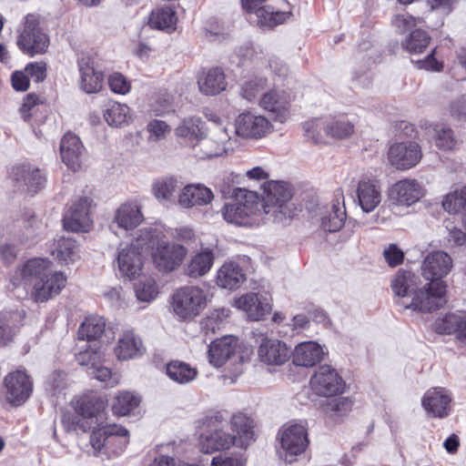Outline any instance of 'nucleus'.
Segmentation results:
<instances>
[{"label": "nucleus", "mask_w": 466, "mask_h": 466, "mask_svg": "<svg viewBox=\"0 0 466 466\" xmlns=\"http://www.w3.org/2000/svg\"><path fill=\"white\" fill-rule=\"evenodd\" d=\"M144 235L147 248H151V258L155 268L163 273H169L178 268L184 262L187 249L174 241L159 240L156 229L146 228Z\"/></svg>", "instance_id": "nucleus-1"}, {"label": "nucleus", "mask_w": 466, "mask_h": 466, "mask_svg": "<svg viewBox=\"0 0 466 466\" xmlns=\"http://www.w3.org/2000/svg\"><path fill=\"white\" fill-rule=\"evenodd\" d=\"M107 401L94 392L81 395L74 403L75 413H63L61 421L67 431H88L92 428L89 420L96 418L105 411Z\"/></svg>", "instance_id": "nucleus-2"}, {"label": "nucleus", "mask_w": 466, "mask_h": 466, "mask_svg": "<svg viewBox=\"0 0 466 466\" xmlns=\"http://www.w3.org/2000/svg\"><path fill=\"white\" fill-rule=\"evenodd\" d=\"M224 418L220 412L207 414L198 420V427L207 429L199 435L198 446L203 453L210 454L218 451L228 450L235 444L236 437L226 432L220 427Z\"/></svg>", "instance_id": "nucleus-3"}, {"label": "nucleus", "mask_w": 466, "mask_h": 466, "mask_svg": "<svg viewBox=\"0 0 466 466\" xmlns=\"http://www.w3.org/2000/svg\"><path fill=\"white\" fill-rule=\"evenodd\" d=\"M129 443V432L122 425L107 424L95 429L90 435V444L97 454L108 459L119 456Z\"/></svg>", "instance_id": "nucleus-4"}, {"label": "nucleus", "mask_w": 466, "mask_h": 466, "mask_svg": "<svg viewBox=\"0 0 466 466\" xmlns=\"http://www.w3.org/2000/svg\"><path fill=\"white\" fill-rule=\"evenodd\" d=\"M33 390L32 377L25 369H17L4 377L0 393L5 402L13 407H20L31 397Z\"/></svg>", "instance_id": "nucleus-5"}, {"label": "nucleus", "mask_w": 466, "mask_h": 466, "mask_svg": "<svg viewBox=\"0 0 466 466\" xmlns=\"http://www.w3.org/2000/svg\"><path fill=\"white\" fill-rule=\"evenodd\" d=\"M446 282H428L417 289L410 304L398 300L397 304L406 309L420 312H432L446 303Z\"/></svg>", "instance_id": "nucleus-6"}, {"label": "nucleus", "mask_w": 466, "mask_h": 466, "mask_svg": "<svg viewBox=\"0 0 466 466\" xmlns=\"http://www.w3.org/2000/svg\"><path fill=\"white\" fill-rule=\"evenodd\" d=\"M16 45L28 56L44 54L49 46V37L40 26L39 17L34 14L25 16L24 27L19 33Z\"/></svg>", "instance_id": "nucleus-7"}, {"label": "nucleus", "mask_w": 466, "mask_h": 466, "mask_svg": "<svg viewBox=\"0 0 466 466\" xmlns=\"http://www.w3.org/2000/svg\"><path fill=\"white\" fill-rule=\"evenodd\" d=\"M204 290L197 286H185L177 289L172 296V308L175 314L182 319H193L206 306Z\"/></svg>", "instance_id": "nucleus-8"}, {"label": "nucleus", "mask_w": 466, "mask_h": 466, "mask_svg": "<svg viewBox=\"0 0 466 466\" xmlns=\"http://www.w3.org/2000/svg\"><path fill=\"white\" fill-rule=\"evenodd\" d=\"M258 207V195L239 188L236 198L222 208V215L229 223L245 226L248 224V218L255 214Z\"/></svg>", "instance_id": "nucleus-9"}, {"label": "nucleus", "mask_w": 466, "mask_h": 466, "mask_svg": "<svg viewBox=\"0 0 466 466\" xmlns=\"http://www.w3.org/2000/svg\"><path fill=\"white\" fill-rule=\"evenodd\" d=\"M283 459L291 463L298 455L303 453L309 446L307 428L302 424H291L279 431Z\"/></svg>", "instance_id": "nucleus-10"}, {"label": "nucleus", "mask_w": 466, "mask_h": 466, "mask_svg": "<svg viewBox=\"0 0 466 466\" xmlns=\"http://www.w3.org/2000/svg\"><path fill=\"white\" fill-rule=\"evenodd\" d=\"M312 391L322 397H332L342 394L346 382L336 369L330 365H321L310 378Z\"/></svg>", "instance_id": "nucleus-11"}, {"label": "nucleus", "mask_w": 466, "mask_h": 466, "mask_svg": "<svg viewBox=\"0 0 466 466\" xmlns=\"http://www.w3.org/2000/svg\"><path fill=\"white\" fill-rule=\"evenodd\" d=\"M144 229L140 236L125 248L121 249L117 263L119 270L129 279H134L142 269L144 263L143 253L148 249Z\"/></svg>", "instance_id": "nucleus-12"}, {"label": "nucleus", "mask_w": 466, "mask_h": 466, "mask_svg": "<svg viewBox=\"0 0 466 466\" xmlns=\"http://www.w3.org/2000/svg\"><path fill=\"white\" fill-rule=\"evenodd\" d=\"M51 261L48 258H34L18 266L10 279L12 289L23 288L27 290L35 281L49 271Z\"/></svg>", "instance_id": "nucleus-13"}, {"label": "nucleus", "mask_w": 466, "mask_h": 466, "mask_svg": "<svg viewBox=\"0 0 466 466\" xmlns=\"http://www.w3.org/2000/svg\"><path fill=\"white\" fill-rule=\"evenodd\" d=\"M93 199L81 197L66 210L63 218L64 228L72 232H88L93 227L91 208Z\"/></svg>", "instance_id": "nucleus-14"}, {"label": "nucleus", "mask_w": 466, "mask_h": 466, "mask_svg": "<svg viewBox=\"0 0 466 466\" xmlns=\"http://www.w3.org/2000/svg\"><path fill=\"white\" fill-rule=\"evenodd\" d=\"M8 174L15 186L33 194L40 191L46 181L42 170L30 163L15 165L10 167Z\"/></svg>", "instance_id": "nucleus-15"}, {"label": "nucleus", "mask_w": 466, "mask_h": 466, "mask_svg": "<svg viewBox=\"0 0 466 466\" xmlns=\"http://www.w3.org/2000/svg\"><path fill=\"white\" fill-rule=\"evenodd\" d=\"M422 157L420 146L414 141L397 142L388 151V159L391 166L400 170L415 167Z\"/></svg>", "instance_id": "nucleus-16"}, {"label": "nucleus", "mask_w": 466, "mask_h": 466, "mask_svg": "<svg viewBox=\"0 0 466 466\" xmlns=\"http://www.w3.org/2000/svg\"><path fill=\"white\" fill-rule=\"evenodd\" d=\"M453 267L451 257L445 251L430 252L421 265V276L429 282H445L442 280Z\"/></svg>", "instance_id": "nucleus-17"}, {"label": "nucleus", "mask_w": 466, "mask_h": 466, "mask_svg": "<svg viewBox=\"0 0 466 466\" xmlns=\"http://www.w3.org/2000/svg\"><path fill=\"white\" fill-rule=\"evenodd\" d=\"M236 133L244 138L259 139L266 137L271 130L272 125L263 116H257L250 112L240 114L235 123Z\"/></svg>", "instance_id": "nucleus-18"}, {"label": "nucleus", "mask_w": 466, "mask_h": 466, "mask_svg": "<svg viewBox=\"0 0 466 466\" xmlns=\"http://www.w3.org/2000/svg\"><path fill=\"white\" fill-rule=\"evenodd\" d=\"M258 359L267 366H281L290 359V349L280 339L265 337L258 348Z\"/></svg>", "instance_id": "nucleus-19"}, {"label": "nucleus", "mask_w": 466, "mask_h": 466, "mask_svg": "<svg viewBox=\"0 0 466 466\" xmlns=\"http://www.w3.org/2000/svg\"><path fill=\"white\" fill-rule=\"evenodd\" d=\"M66 276L60 271L46 272L45 277L33 285L32 299L35 302H46L58 295L66 287Z\"/></svg>", "instance_id": "nucleus-20"}, {"label": "nucleus", "mask_w": 466, "mask_h": 466, "mask_svg": "<svg viewBox=\"0 0 466 466\" xmlns=\"http://www.w3.org/2000/svg\"><path fill=\"white\" fill-rule=\"evenodd\" d=\"M423 197L420 184L414 178H404L394 183L389 189V198L395 204L410 207Z\"/></svg>", "instance_id": "nucleus-21"}, {"label": "nucleus", "mask_w": 466, "mask_h": 466, "mask_svg": "<svg viewBox=\"0 0 466 466\" xmlns=\"http://www.w3.org/2000/svg\"><path fill=\"white\" fill-rule=\"evenodd\" d=\"M451 397L441 387L431 388L423 395L421 405L432 418L443 419L451 411Z\"/></svg>", "instance_id": "nucleus-22"}, {"label": "nucleus", "mask_w": 466, "mask_h": 466, "mask_svg": "<svg viewBox=\"0 0 466 466\" xmlns=\"http://www.w3.org/2000/svg\"><path fill=\"white\" fill-rule=\"evenodd\" d=\"M199 91L206 96H217L226 90L228 82L224 70L219 66L202 68L197 76Z\"/></svg>", "instance_id": "nucleus-23"}, {"label": "nucleus", "mask_w": 466, "mask_h": 466, "mask_svg": "<svg viewBox=\"0 0 466 466\" xmlns=\"http://www.w3.org/2000/svg\"><path fill=\"white\" fill-rule=\"evenodd\" d=\"M357 198L361 209L372 212L381 202L380 182L375 177H362L357 187Z\"/></svg>", "instance_id": "nucleus-24"}, {"label": "nucleus", "mask_w": 466, "mask_h": 466, "mask_svg": "<svg viewBox=\"0 0 466 466\" xmlns=\"http://www.w3.org/2000/svg\"><path fill=\"white\" fill-rule=\"evenodd\" d=\"M80 87L87 94L98 93L103 87L104 74L95 67V61L89 56H82L78 62Z\"/></svg>", "instance_id": "nucleus-25"}, {"label": "nucleus", "mask_w": 466, "mask_h": 466, "mask_svg": "<svg viewBox=\"0 0 466 466\" xmlns=\"http://www.w3.org/2000/svg\"><path fill=\"white\" fill-rule=\"evenodd\" d=\"M236 306L244 310L251 320L263 319L271 311L268 299L258 293H248L236 300Z\"/></svg>", "instance_id": "nucleus-26"}, {"label": "nucleus", "mask_w": 466, "mask_h": 466, "mask_svg": "<svg viewBox=\"0 0 466 466\" xmlns=\"http://www.w3.org/2000/svg\"><path fill=\"white\" fill-rule=\"evenodd\" d=\"M238 339L228 335L213 340L208 347V360L215 367L224 365L237 351Z\"/></svg>", "instance_id": "nucleus-27"}, {"label": "nucleus", "mask_w": 466, "mask_h": 466, "mask_svg": "<svg viewBox=\"0 0 466 466\" xmlns=\"http://www.w3.org/2000/svg\"><path fill=\"white\" fill-rule=\"evenodd\" d=\"M114 351L119 360H128L141 357L146 348L133 329H127L119 337Z\"/></svg>", "instance_id": "nucleus-28"}, {"label": "nucleus", "mask_w": 466, "mask_h": 466, "mask_svg": "<svg viewBox=\"0 0 466 466\" xmlns=\"http://www.w3.org/2000/svg\"><path fill=\"white\" fill-rule=\"evenodd\" d=\"M324 357L322 347L316 341L299 343L292 352V362L295 366L311 368L321 362Z\"/></svg>", "instance_id": "nucleus-29"}, {"label": "nucleus", "mask_w": 466, "mask_h": 466, "mask_svg": "<svg viewBox=\"0 0 466 466\" xmlns=\"http://www.w3.org/2000/svg\"><path fill=\"white\" fill-rule=\"evenodd\" d=\"M262 187L265 203L264 210L267 214L270 212V208H281L292 197L291 189L283 181H267Z\"/></svg>", "instance_id": "nucleus-30"}, {"label": "nucleus", "mask_w": 466, "mask_h": 466, "mask_svg": "<svg viewBox=\"0 0 466 466\" xmlns=\"http://www.w3.org/2000/svg\"><path fill=\"white\" fill-rule=\"evenodd\" d=\"M84 146L80 138L72 132L66 133L60 142V155L63 162L72 170L80 167Z\"/></svg>", "instance_id": "nucleus-31"}, {"label": "nucleus", "mask_w": 466, "mask_h": 466, "mask_svg": "<svg viewBox=\"0 0 466 466\" xmlns=\"http://www.w3.org/2000/svg\"><path fill=\"white\" fill-rule=\"evenodd\" d=\"M214 194L203 184H189L186 186L179 197L178 203L184 208L202 207L211 203Z\"/></svg>", "instance_id": "nucleus-32"}, {"label": "nucleus", "mask_w": 466, "mask_h": 466, "mask_svg": "<svg viewBox=\"0 0 466 466\" xmlns=\"http://www.w3.org/2000/svg\"><path fill=\"white\" fill-rule=\"evenodd\" d=\"M177 16L171 5H162L153 9L148 16V25L166 33H173L177 29Z\"/></svg>", "instance_id": "nucleus-33"}, {"label": "nucleus", "mask_w": 466, "mask_h": 466, "mask_svg": "<svg viewBox=\"0 0 466 466\" xmlns=\"http://www.w3.org/2000/svg\"><path fill=\"white\" fill-rule=\"evenodd\" d=\"M262 108L275 114V119L283 123L289 113V99L284 94L272 89L265 93L259 100Z\"/></svg>", "instance_id": "nucleus-34"}, {"label": "nucleus", "mask_w": 466, "mask_h": 466, "mask_svg": "<svg viewBox=\"0 0 466 466\" xmlns=\"http://www.w3.org/2000/svg\"><path fill=\"white\" fill-rule=\"evenodd\" d=\"M19 113L25 122L38 123L46 117V101L35 93H29L24 98Z\"/></svg>", "instance_id": "nucleus-35"}, {"label": "nucleus", "mask_w": 466, "mask_h": 466, "mask_svg": "<svg viewBox=\"0 0 466 466\" xmlns=\"http://www.w3.org/2000/svg\"><path fill=\"white\" fill-rule=\"evenodd\" d=\"M25 312L19 310L5 311L0 314V347L13 341L16 330L23 326Z\"/></svg>", "instance_id": "nucleus-36"}, {"label": "nucleus", "mask_w": 466, "mask_h": 466, "mask_svg": "<svg viewBox=\"0 0 466 466\" xmlns=\"http://www.w3.org/2000/svg\"><path fill=\"white\" fill-rule=\"evenodd\" d=\"M245 280L243 269L235 262L223 264L217 274V283L224 289H238Z\"/></svg>", "instance_id": "nucleus-37"}, {"label": "nucleus", "mask_w": 466, "mask_h": 466, "mask_svg": "<svg viewBox=\"0 0 466 466\" xmlns=\"http://www.w3.org/2000/svg\"><path fill=\"white\" fill-rule=\"evenodd\" d=\"M143 214L137 204L124 203L116 211L115 221L126 230L137 228L143 221Z\"/></svg>", "instance_id": "nucleus-38"}, {"label": "nucleus", "mask_w": 466, "mask_h": 466, "mask_svg": "<svg viewBox=\"0 0 466 466\" xmlns=\"http://www.w3.org/2000/svg\"><path fill=\"white\" fill-rule=\"evenodd\" d=\"M215 255L212 249L206 248L197 252L187 267V275L198 278L206 275L214 264Z\"/></svg>", "instance_id": "nucleus-39"}, {"label": "nucleus", "mask_w": 466, "mask_h": 466, "mask_svg": "<svg viewBox=\"0 0 466 466\" xmlns=\"http://www.w3.org/2000/svg\"><path fill=\"white\" fill-rule=\"evenodd\" d=\"M106 329V320L98 315L86 317L77 330L80 340L95 341L102 338Z\"/></svg>", "instance_id": "nucleus-40"}, {"label": "nucleus", "mask_w": 466, "mask_h": 466, "mask_svg": "<svg viewBox=\"0 0 466 466\" xmlns=\"http://www.w3.org/2000/svg\"><path fill=\"white\" fill-rule=\"evenodd\" d=\"M336 199L332 203L331 211L328 216L324 217L321 221V227L325 231H339L344 225L346 219V209L344 203L340 206L339 198H343L342 189L336 192Z\"/></svg>", "instance_id": "nucleus-41"}, {"label": "nucleus", "mask_w": 466, "mask_h": 466, "mask_svg": "<svg viewBox=\"0 0 466 466\" xmlns=\"http://www.w3.org/2000/svg\"><path fill=\"white\" fill-rule=\"evenodd\" d=\"M141 402L139 395L129 390L118 391L113 399L112 411L114 415L124 417L138 408Z\"/></svg>", "instance_id": "nucleus-42"}, {"label": "nucleus", "mask_w": 466, "mask_h": 466, "mask_svg": "<svg viewBox=\"0 0 466 466\" xmlns=\"http://www.w3.org/2000/svg\"><path fill=\"white\" fill-rule=\"evenodd\" d=\"M51 254L59 261L68 264L74 262L78 258V248L76 241L70 238L61 237L55 239Z\"/></svg>", "instance_id": "nucleus-43"}, {"label": "nucleus", "mask_w": 466, "mask_h": 466, "mask_svg": "<svg viewBox=\"0 0 466 466\" xmlns=\"http://www.w3.org/2000/svg\"><path fill=\"white\" fill-rule=\"evenodd\" d=\"M167 375L173 381L186 384L196 379L198 370L181 360H171L166 365Z\"/></svg>", "instance_id": "nucleus-44"}, {"label": "nucleus", "mask_w": 466, "mask_h": 466, "mask_svg": "<svg viewBox=\"0 0 466 466\" xmlns=\"http://www.w3.org/2000/svg\"><path fill=\"white\" fill-rule=\"evenodd\" d=\"M103 115L106 123L112 127H120L131 118L129 107L116 101L106 105Z\"/></svg>", "instance_id": "nucleus-45"}, {"label": "nucleus", "mask_w": 466, "mask_h": 466, "mask_svg": "<svg viewBox=\"0 0 466 466\" xmlns=\"http://www.w3.org/2000/svg\"><path fill=\"white\" fill-rule=\"evenodd\" d=\"M431 37L422 29H415L402 41V47L410 54H421L428 47Z\"/></svg>", "instance_id": "nucleus-46"}, {"label": "nucleus", "mask_w": 466, "mask_h": 466, "mask_svg": "<svg viewBox=\"0 0 466 466\" xmlns=\"http://www.w3.org/2000/svg\"><path fill=\"white\" fill-rule=\"evenodd\" d=\"M442 207L449 213L464 212L462 221L466 229V187L448 194L442 201Z\"/></svg>", "instance_id": "nucleus-47"}, {"label": "nucleus", "mask_w": 466, "mask_h": 466, "mask_svg": "<svg viewBox=\"0 0 466 466\" xmlns=\"http://www.w3.org/2000/svg\"><path fill=\"white\" fill-rule=\"evenodd\" d=\"M461 325V312L459 314L449 313L442 318L437 319L433 325V330L438 334H451L457 332L460 334Z\"/></svg>", "instance_id": "nucleus-48"}, {"label": "nucleus", "mask_w": 466, "mask_h": 466, "mask_svg": "<svg viewBox=\"0 0 466 466\" xmlns=\"http://www.w3.org/2000/svg\"><path fill=\"white\" fill-rule=\"evenodd\" d=\"M232 429L237 431L240 439L248 445L254 440L253 420L243 413L235 414L231 420Z\"/></svg>", "instance_id": "nucleus-49"}, {"label": "nucleus", "mask_w": 466, "mask_h": 466, "mask_svg": "<svg viewBox=\"0 0 466 466\" xmlns=\"http://www.w3.org/2000/svg\"><path fill=\"white\" fill-rule=\"evenodd\" d=\"M354 132V126L345 116L334 118L326 125L325 134L335 138H346Z\"/></svg>", "instance_id": "nucleus-50"}, {"label": "nucleus", "mask_w": 466, "mask_h": 466, "mask_svg": "<svg viewBox=\"0 0 466 466\" xmlns=\"http://www.w3.org/2000/svg\"><path fill=\"white\" fill-rule=\"evenodd\" d=\"M412 285V274L410 271L399 270L391 280L390 287L396 296L403 299L408 295Z\"/></svg>", "instance_id": "nucleus-51"}, {"label": "nucleus", "mask_w": 466, "mask_h": 466, "mask_svg": "<svg viewBox=\"0 0 466 466\" xmlns=\"http://www.w3.org/2000/svg\"><path fill=\"white\" fill-rule=\"evenodd\" d=\"M177 180L173 177H164L153 184V194L158 200H169L177 190Z\"/></svg>", "instance_id": "nucleus-52"}, {"label": "nucleus", "mask_w": 466, "mask_h": 466, "mask_svg": "<svg viewBox=\"0 0 466 466\" xmlns=\"http://www.w3.org/2000/svg\"><path fill=\"white\" fill-rule=\"evenodd\" d=\"M135 291L137 299L146 302L153 300L158 294L157 282L151 278L139 280L135 286Z\"/></svg>", "instance_id": "nucleus-53"}, {"label": "nucleus", "mask_w": 466, "mask_h": 466, "mask_svg": "<svg viewBox=\"0 0 466 466\" xmlns=\"http://www.w3.org/2000/svg\"><path fill=\"white\" fill-rule=\"evenodd\" d=\"M202 121L198 117H189L176 128V134L181 137L198 138L201 135Z\"/></svg>", "instance_id": "nucleus-54"}, {"label": "nucleus", "mask_w": 466, "mask_h": 466, "mask_svg": "<svg viewBox=\"0 0 466 466\" xmlns=\"http://www.w3.org/2000/svg\"><path fill=\"white\" fill-rule=\"evenodd\" d=\"M435 131L436 136L434 141L439 149L448 151L456 148L457 140L451 128L443 127L436 128Z\"/></svg>", "instance_id": "nucleus-55"}, {"label": "nucleus", "mask_w": 466, "mask_h": 466, "mask_svg": "<svg viewBox=\"0 0 466 466\" xmlns=\"http://www.w3.org/2000/svg\"><path fill=\"white\" fill-rule=\"evenodd\" d=\"M326 125L320 119H310L303 125L304 136L314 144L324 142L321 131H325Z\"/></svg>", "instance_id": "nucleus-56"}, {"label": "nucleus", "mask_w": 466, "mask_h": 466, "mask_svg": "<svg viewBox=\"0 0 466 466\" xmlns=\"http://www.w3.org/2000/svg\"><path fill=\"white\" fill-rule=\"evenodd\" d=\"M353 402L350 398H338L326 404V412L330 413L331 417H342L350 413Z\"/></svg>", "instance_id": "nucleus-57"}, {"label": "nucleus", "mask_w": 466, "mask_h": 466, "mask_svg": "<svg viewBox=\"0 0 466 466\" xmlns=\"http://www.w3.org/2000/svg\"><path fill=\"white\" fill-rule=\"evenodd\" d=\"M258 15L269 26H276L284 23L289 16V13L275 11L273 6L266 5L258 9Z\"/></svg>", "instance_id": "nucleus-58"}, {"label": "nucleus", "mask_w": 466, "mask_h": 466, "mask_svg": "<svg viewBox=\"0 0 466 466\" xmlns=\"http://www.w3.org/2000/svg\"><path fill=\"white\" fill-rule=\"evenodd\" d=\"M90 375L92 378L105 382L108 387H115L120 381V375L117 372H114L111 369L103 366H95Z\"/></svg>", "instance_id": "nucleus-59"}, {"label": "nucleus", "mask_w": 466, "mask_h": 466, "mask_svg": "<svg viewBox=\"0 0 466 466\" xmlns=\"http://www.w3.org/2000/svg\"><path fill=\"white\" fill-rule=\"evenodd\" d=\"M266 86L267 81L263 78L247 81L241 88V95L248 101H252L262 93Z\"/></svg>", "instance_id": "nucleus-60"}, {"label": "nucleus", "mask_w": 466, "mask_h": 466, "mask_svg": "<svg viewBox=\"0 0 466 466\" xmlns=\"http://www.w3.org/2000/svg\"><path fill=\"white\" fill-rule=\"evenodd\" d=\"M108 86L112 92L119 95H126L131 90V82L123 74L118 72L109 76Z\"/></svg>", "instance_id": "nucleus-61"}, {"label": "nucleus", "mask_w": 466, "mask_h": 466, "mask_svg": "<svg viewBox=\"0 0 466 466\" xmlns=\"http://www.w3.org/2000/svg\"><path fill=\"white\" fill-rule=\"evenodd\" d=\"M76 360L79 365L90 367L92 370L100 360L99 350L98 349L87 347L76 355Z\"/></svg>", "instance_id": "nucleus-62"}, {"label": "nucleus", "mask_w": 466, "mask_h": 466, "mask_svg": "<svg viewBox=\"0 0 466 466\" xmlns=\"http://www.w3.org/2000/svg\"><path fill=\"white\" fill-rule=\"evenodd\" d=\"M383 257L390 268L398 267L404 261V252L396 244H390L384 249Z\"/></svg>", "instance_id": "nucleus-63"}, {"label": "nucleus", "mask_w": 466, "mask_h": 466, "mask_svg": "<svg viewBox=\"0 0 466 466\" xmlns=\"http://www.w3.org/2000/svg\"><path fill=\"white\" fill-rule=\"evenodd\" d=\"M25 71L35 83H41L44 82L47 76V65L42 61L29 63L25 67Z\"/></svg>", "instance_id": "nucleus-64"}]
</instances>
